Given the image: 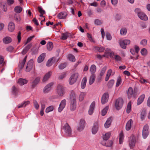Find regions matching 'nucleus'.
<instances>
[{
    "label": "nucleus",
    "instance_id": "obj_13",
    "mask_svg": "<svg viewBox=\"0 0 150 150\" xmlns=\"http://www.w3.org/2000/svg\"><path fill=\"white\" fill-rule=\"evenodd\" d=\"M54 83L53 82H51L48 84L44 87L43 90V92L45 93H48L51 89V86L53 85Z\"/></svg>",
    "mask_w": 150,
    "mask_h": 150
},
{
    "label": "nucleus",
    "instance_id": "obj_32",
    "mask_svg": "<svg viewBox=\"0 0 150 150\" xmlns=\"http://www.w3.org/2000/svg\"><path fill=\"white\" fill-rule=\"evenodd\" d=\"M31 47V45H28L26 46L22 52L21 53L24 55L27 52Z\"/></svg>",
    "mask_w": 150,
    "mask_h": 150
},
{
    "label": "nucleus",
    "instance_id": "obj_9",
    "mask_svg": "<svg viewBox=\"0 0 150 150\" xmlns=\"http://www.w3.org/2000/svg\"><path fill=\"white\" fill-rule=\"evenodd\" d=\"M85 124V121L84 120H81L79 126L77 129V131L79 132L82 131L84 129Z\"/></svg>",
    "mask_w": 150,
    "mask_h": 150
},
{
    "label": "nucleus",
    "instance_id": "obj_30",
    "mask_svg": "<svg viewBox=\"0 0 150 150\" xmlns=\"http://www.w3.org/2000/svg\"><path fill=\"white\" fill-rule=\"evenodd\" d=\"M45 57V54L43 53L42 54L38 57V63H41L44 60Z\"/></svg>",
    "mask_w": 150,
    "mask_h": 150
},
{
    "label": "nucleus",
    "instance_id": "obj_35",
    "mask_svg": "<svg viewBox=\"0 0 150 150\" xmlns=\"http://www.w3.org/2000/svg\"><path fill=\"white\" fill-rule=\"evenodd\" d=\"M96 69V66L94 64L92 65L90 69V71L92 74H94Z\"/></svg>",
    "mask_w": 150,
    "mask_h": 150
},
{
    "label": "nucleus",
    "instance_id": "obj_12",
    "mask_svg": "<svg viewBox=\"0 0 150 150\" xmlns=\"http://www.w3.org/2000/svg\"><path fill=\"white\" fill-rule=\"evenodd\" d=\"M33 60L31 59L28 61L26 68V71L27 72L30 71L33 67Z\"/></svg>",
    "mask_w": 150,
    "mask_h": 150
},
{
    "label": "nucleus",
    "instance_id": "obj_52",
    "mask_svg": "<svg viewBox=\"0 0 150 150\" xmlns=\"http://www.w3.org/2000/svg\"><path fill=\"white\" fill-rule=\"evenodd\" d=\"M18 91V89L15 86H13L12 87V93H13V94L15 95H17V93Z\"/></svg>",
    "mask_w": 150,
    "mask_h": 150
},
{
    "label": "nucleus",
    "instance_id": "obj_11",
    "mask_svg": "<svg viewBox=\"0 0 150 150\" xmlns=\"http://www.w3.org/2000/svg\"><path fill=\"white\" fill-rule=\"evenodd\" d=\"M109 95L108 93H105L102 96L101 98V103L103 104L105 103L108 100Z\"/></svg>",
    "mask_w": 150,
    "mask_h": 150
},
{
    "label": "nucleus",
    "instance_id": "obj_21",
    "mask_svg": "<svg viewBox=\"0 0 150 150\" xmlns=\"http://www.w3.org/2000/svg\"><path fill=\"white\" fill-rule=\"evenodd\" d=\"M40 80L39 77H37L33 80L31 86L33 87H35L39 83Z\"/></svg>",
    "mask_w": 150,
    "mask_h": 150
},
{
    "label": "nucleus",
    "instance_id": "obj_3",
    "mask_svg": "<svg viewBox=\"0 0 150 150\" xmlns=\"http://www.w3.org/2000/svg\"><path fill=\"white\" fill-rule=\"evenodd\" d=\"M78 76L79 74L77 73L73 74L70 77L69 80V84L70 85L74 84L76 81Z\"/></svg>",
    "mask_w": 150,
    "mask_h": 150
},
{
    "label": "nucleus",
    "instance_id": "obj_49",
    "mask_svg": "<svg viewBox=\"0 0 150 150\" xmlns=\"http://www.w3.org/2000/svg\"><path fill=\"white\" fill-rule=\"evenodd\" d=\"M140 52L141 54L143 56H146L147 52V50L145 48L142 49Z\"/></svg>",
    "mask_w": 150,
    "mask_h": 150
},
{
    "label": "nucleus",
    "instance_id": "obj_6",
    "mask_svg": "<svg viewBox=\"0 0 150 150\" xmlns=\"http://www.w3.org/2000/svg\"><path fill=\"white\" fill-rule=\"evenodd\" d=\"M67 103V101L66 99H63L61 100L59 107L58 108V111L60 112H62L65 108Z\"/></svg>",
    "mask_w": 150,
    "mask_h": 150
},
{
    "label": "nucleus",
    "instance_id": "obj_44",
    "mask_svg": "<svg viewBox=\"0 0 150 150\" xmlns=\"http://www.w3.org/2000/svg\"><path fill=\"white\" fill-rule=\"evenodd\" d=\"M122 82V80L121 77L120 76H118L117 79V80L116 84V86L117 87H118L121 84Z\"/></svg>",
    "mask_w": 150,
    "mask_h": 150
},
{
    "label": "nucleus",
    "instance_id": "obj_7",
    "mask_svg": "<svg viewBox=\"0 0 150 150\" xmlns=\"http://www.w3.org/2000/svg\"><path fill=\"white\" fill-rule=\"evenodd\" d=\"M149 127L147 125H145L142 130V137L144 139H146L149 134Z\"/></svg>",
    "mask_w": 150,
    "mask_h": 150
},
{
    "label": "nucleus",
    "instance_id": "obj_56",
    "mask_svg": "<svg viewBox=\"0 0 150 150\" xmlns=\"http://www.w3.org/2000/svg\"><path fill=\"white\" fill-rule=\"evenodd\" d=\"M68 37V35L67 33H62V35L61 38L62 40H65Z\"/></svg>",
    "mask_w": 150,
    "mask_h": 150
},
{
    "label": "nucleus",
    "instance_id": "obj_31",
    "mask_svg": "<svg viewBox=\"0 0 150 150\" xmlns=\"http://www.w3.org/2000/svg\"><path fill=\"white\" fill-rule=\"evenodd\" d=\"M111 122V118H109L108 119L105 123L104 125L105 127L107 128H108L110 126Z\"/></svg>",
    "mask_w": 150,
    "mask_h": 150
},
{
    "label": "nucleus",
    "instance_id": "obj_29",
    "mask_svg": "<svg viewBox=\"0 0 150 150\" xmlns=\"http://www.w3.org/2000/svg\"><path fill=\"white\" fill-rule=\"evenodd\" d=\"M87 81V78L86 77H84L81 83V87L82 89H83L85 88Z\"/></svg>",
    "mask_w": 150,
    "mask_h": 150
},
{
    "label": "nucleus",
    "instance_id": "obj_23",
    "mask_svg": "<svg viewBox=\"0 0 150 150\" xmlns=\"http://www.w3.org/2000/svg\"><path fill=\"white\" fill-rule=\"evenodd\" d=\"M3 42L6 44L10 43L12 41L11 38L9 37H6L3 38Z\"/></svg>",
    "mask_w": 150,
    "mask_h": 150
},
{
    "label": "nucleus",
    "instance_id": "obj_46",
    "mask_svg": "<svg viewBox=\"0 0 150 150\" xmlns=\"http://www.w3.org/2000/svg\"><path fill=\"white\" fill-rule=\"evenodd\" d=\"M147 43V41L145 39L142 40L140 42V44L143 46H145L146 45Z\"/></svg>",
    "mask_w": 150,
    "mask_h": 150
},
{
    "label": "nucleus",
    "instance_id": "obj_25",
    "mask_svg": "<svg viewBox=\"0 0 150 150\" xmlns=\"http://www.w3.org/2000/svg\"><path fill=\"white\" fill-rule=\"evenodd\" d=\"M127 29L125 27L122 28L120 30V34L122 36L125 35L127 33Z\"/></svg>",
    "mask_w": 150,
    "mask_h": 150
},
{
    "label": "nucleus",
    "instance_id": "obj_26",
    "mask_svg": "<svg viewBox=\"0 0 150 150\" xmlns=\"http://www.w3.org/2000/svg\"><path fill=\"white\" fill-rule=\"evenodd\" d=\"M133 92L132 88L130 87L128 90L127 91V96L129 99H130L132 97H133Z\"/></svg>",
    "mask_w": 150,
    "mask_h": 150
},
{
    "label": "nucleus",
    "instance_id": "obj_47",
    "mask_svg": "<svg viewBox=\"0 0 150 150\" xmlns=\"http://www.w3.org/2000/svg\"><path fill=\"white\" fill-rule=\"evenodd\" d=\"M22 10V8L19 6H16L14 8L15 11L17 13H20Z\"/></svg>",
    "mask_w": 150,
    "mask_h": 150
},
{
    "label": "nucleus",
    "instance_id": "obj_51",
    "mask_svg": "<svg viewBox=\"0 0 150 150\" xmlns=\"http://www.w3.org/2000/svg\"><path fill=\"white\" fill-rule=\"evenodd\" d=\"M146 115V112L144 110H143L142 111L141 114V120H143L145 117Z\"/></svg>",
    "mask_w": 150,
    "mask_h": 150
},
{
    "label": "nucleus",
    "instance_id": "obj_54",
    "mask_svg": "<svg viewBox=\"0 0 150 150\" xmlns=\"http://www.w3.org/2000/svg\"><path fill=\"white\" fill-rule=\"evenodd\" d=\"M66 66L67 64L66 63H62L59 65L58 67L59 69H64Z\"/></svg>",
    "mask_w": 150,
    "mask_h": 150
},
{
    "label": "nucleus",
    "instance_id": "obj_39",
    "mask_svg": "<svg viewBox=\"0 0 150 150\" xmlns=\"http://www.w3.org/2000/svg\"><path fill=\"white\" fill-rule=\"evenodd\" d=\"M54 109V107L53 105H51L47 107L45 110V112L46 113H48L50 112H52Z\"/></svg>",
    "mask_w": 150,
    "mask_h": 150
},
{
    "label": "nucleus",
    "instance_id": "obj_57",
    "mask_svg": "<svg viewBox=\"0 0 150 150\" xmlns=\"http://www.w3.org/2000/svg\"><path fill=\"white\" fill-rule=\"evenodd\" d=\"M134 11L135 13L137 14L138 16L139 15H140L142 12L141 11L140 9L138 8L135 9Z\"/></svg>",
    "mask_w": 150,
    "mask_h": 150
},
{
    "label": "nucleus",
    "instance_id": "obj_1",
    "mask_svg": "<svg viewBox=\"0 0 150 150\" xmlns=\"http://www.w3.org/2000/svg\"><path fill=\"white\" fill-rule=\"evenodd\" d=\"M57 94L59 96L62 97L65 94V87L61 85H58L56 90Z\"/></svg>",
    "mask_w": 150,
    "mask_h": 150
},
{
    "label": "nucleus",
    "instance_id": "obj_41",
    "mask_svg": "<svg viewBox=\"0 0 150 150\" xmlns=\"http://www.w3.org/2000/svg\"><path fill=\"white\" fill-rule=\"evenodd\" d=\"M108 109V106L106 107L102 110L101 112V115L103 116L105 115L107 113Z\"/></svg>",
    "mask_w": 150,
    "mask_h": 150
},
{
    "label": "nucleus",
    "instance_id": "obj_48",
    "mask_svg": "<svg viewBox=\"0 0 150 150\" xmlns=\"http://www.w3.org/2000/svg\"><path fill=\"white\" fill-rule=\"evenodd\" d=\"M107 69L106 67H103L100 70V75L101 76H102L104 74Z\"/></svg>",
    "mask_w": 150,
    "mask_h": 150
},
{
    "label": "nucleus",
    "instance_id": "obj_2",
    "mask_svg": "<svg viewBox=\"0 0 150 150\" xmlns=\"http://www.w3.org/2000/svg\"><path fill=\"white\" fill-rule=\"evenodd\" d=\"M62 129L65 133V134L68 136H71L72 132L71 128L69 125L66 123L63 127Z\"/></svg>",
    "mask_w": 150,
    "mask_h": 150
},
{
    "label": "nucleus",
    "instance_id": "obj_50",
    "mask_svg": "<svg viewBox=\"0 0 150 150\" xmlns=\"http://www.w3.org/2000/svg\"><path fill=\"white\" fill-rule=\"evenodd\" d=\"M14 49V48L13 46H9L6 48V50L9 52H13Z\"/></svg>",
    "mask_w": 150,
    "mask_h": 150
},
{
    "label": "nucleus",
    "instance_id": "obj_58",
    "mask_svg": "<svg viewBox=\"0 0 150 150\" xmlns=\"http://www.w3.org/2000/svg\"><path fill=\"white\" fill-rule=\"evenodd\" d=\"M35 108L36 109H38L39 107V105L36 100H35L33 102Z\"/></svg>",
    "mask_w": 150,
    "mask_h": 150
},
{
    "label": "nucleus",
    "instance_id": "obj_15",
    "mask_svg": "<svg viewBox=\"0 0 150 150\" xmlns=\"http://www.w3.org/2000/svg\"><path fill=\"white\" fill-rule=\"evenodd\" d=\"M76 108V101H71L69 105V109L71 111H75Z\"/></svg>",
    "mask_w": 150,
    "mask_h": 150
},
{
    "label": "nucleus",
    "instance_id": "obj_36",
    "mask_svg": "<svg viewBox=\"0 0 150 150\" xmlns=\"http://www.w3.org/2000/svg\"><path fill=\"white\" fill-rule=\"evenodd\" d=\"M112 71L111 69H110L107 71L106 76L105 78V81H108L110 77Z\"/></svg>",
    "mask_w": 150,
    "mask_h": 150
},
{
    "label": "nucleus",
    "instance_id": "obj_5",
    "mask_svg": "<svg viewBox=\"0 0 150 150\" xmlns=\"http://www.w3.org/2000/svg\"><path fill=\"white\" fill-rule=\"evenodd\" d=\"M131 41L128 39H124L120 41L119 44L121 47L123 49H126L127 45H129Z\"/></svg>",
    "mask_w": 150,
    "mask_h": 150
},
{
    "label": "nucleus",
    "instance_id": "obj_4",
    "mask_svg": "<svg viewBox=\"0 0 150 150\" xmlns=\"http://www.w3.org/2000/svg\"><path fill=\"white\" fill-rule=\"evenodd\" d=\"M123 103V99L119 98L117 99L115 102V106L117 110H120L122 107Z\"/></svg>",
    "mask_w": 150,
    "mask_h": 150
},
{
    "label": "nucleus",
    "instance_id": "obj_20",
    "mask_svg": "<svg viewBox=\"0 0 150 150\" xmlns=\"http://www.w3.org/2000/svg\"><path fill=\"white\" fill-rule=\"evenodd\" d=\"M67 14L65 12H62L59 13L58 15V17L60 19H63L67 17Z\"/></svg>",
    "mask_w": 150,
    "mask_h": 150
},
{
    "label": "nucleus",
    "instance_id": "obj_63",
    "mask_svg": "<svg viewBox=\"0 0 150 150\" xmlns=\"http://www.w3.org/2000/svg\"><path fill=\"white\" fill-rule=\"evenodd\" d=\"M112 4L115 6H117L118 2L117 0H111Z\"/></svg>",
    "mask_w": 150,
    "mask_h": 150
},
{
    "label": "nucleus",
    "instance_id": "obj_16",
    "mask_svg": "<svg viewBox=\"0 0 150 150\" xmlns=\"http://www.w3.org/2000/svg\"><path fill=\"white\" fill-rule=\"evenodd\" d=\"M95 104V102H93L90 105L88 110V113L90 115H91L93 113L94 109Z\"/></svg>",
    "mask_w": 150,
    "mask_h": 150
},
{
    "label": "nucleus",
    "instance_id": "obj_19",
    "mask_svg": "<svg viewBox=\"0 0 150 150\" xmlns=\"http://www.w3.org/2000/svg\"><path fill=\"white\" fill-rule=\"evenodd\" d=\"M15 28V26L14 23L12 22H10L8 25V30L10 32H13Z\"/></svg>",
    "mask_w": 150,
    "mask_h": 150
},
{
    "label": "nucleus",
    "instance_id": "obj_42",
    "mask_svg": "<svg viewBox=\"0 0 150 150\" xmlns=\"http://www.w3.org/2000/svg\"><path fill=\"white\" fill-rule=\"evenodd\" d=\"M47 46L48 50H51L53 47V44L52 42H49L47 43Z\"/></svg>",
    "mask_w": 150,
    "mask_h": 150
},
{
    "label": "nucleus",
    "instance_id": "obj_62",
    "mask_svg": "<svg viewBox=\"0 0 150 150\" xmlns=\"http://www.w3.org/2000/svg\"><path fill=\"white\" fill-rule=\"evenodd\" d=\"M106 37L107 40H110L112 39V37L110 33H106Z\"/></svg>",
    "mask_w": 150,
    "mask_h": 150
},
{
    "label": "nucleus",
    "instance_id": "obj_18",
    "mask_svg": "<svg viewBox=\"0 0 150 150\" xmlns=\"http://www.w3.org/2000/svg\"><path fill=\"white\" fill-rule=\"evenodd\" d=\"M133 123L132 120L130 119L127 122L126 125V129L127 131L129 130L132 125Z\"/></svg>",
    "mask_w": 150,
    "mask_h": 150
},
{
    "label": "nucleus",
    "instance_id": "obj_27",
    "mask_svg": "<svg viewBox=\"0 0 150 150\" xmlns=\"http://www.w3.org/2000/svg\"><path fill=\"white\" fill-rule=\"evenodd\" d=\"M18 83L21 85H23L27 83L28 81L25 79H19L18 81Z\"/></svg>",
    "mask_w": 150,
    "mask_h": 150
},
{
    "label": "nucleus",
    "instance_id": "obj_17",
    "mask_svg": "<svg viewBox=\"0 0 150 150\" xmlns=\"http://www.w3.org/2000/svg\"><path fill=\"white\" fill-rule=\"evenodd\" d=\"M52 74V72L50 71L46 73L43 77L42 81L43 82L46 81L50 77Z\"/></svg>",
    "mask_w": 150,
    "mask_h": 150
},
{
    "label": "nucleus",
    "instance_id": "obj_10",
    "mask_svg": "<svg viewBox=\"0 0 150 150\" xmlns=\"http://www.w3.org/2000/svg\"><path fill=\"white\" fill-rule=\"evenodd\" d=\"M69 97L71 101H76L77 95L76 94L74 91L72 90L70 91Z\"/></svg>",
    "mask_w": 150,
    "mask_h": 150
},
{
    "label": "nucleus",
    "instance_id": "obj_8",
    "mask_svg": "<svg viewBox=\"0 0 150 150\" xmlns=\"http://www.w3.org/2000/svg\"><path fill=\"white\" fill-rule=\"evenodd\" d=\"M136 143L135 137L134 135L131 136L129 138V145L130 148H132L135 146Z\"/></svg>",
    "mask_w": 150,
    "mask_h": 150
},
{
    "label": "nucleus",
    "instance_id": "obj_22",
    "mask_svg": "<svg viewBox=\"0 0 150 150\" xmlns=\"http://www.w3.org/2000/svg\"><path fill=\"white\" fill-rule=\"evenodd\" d=\"M145 96L144 94H142L138 98L137 100V105H139L141 104L143 101Z\"/></svg>",
    "mask_w": 150,
    "mask_h": 150
},
{
    "label": "nucleus",
    "instance_id": "obj_59",
    "mask_svg": "<svg viewBox=\"0 0 150 150\" xmlns=\"http://www.w3.org/2000/svg\"><path fill=\"white\" fill-rule=\"evenodd\" d=\"M115 59L118 62L120 61L121 60V57L118 55H115L114 57Z\"/></svg>",
    "mask_w": 150,
    "mask_h": 150
},
{
    "label": "nucleus",
    "instance_id": "obj_40",
    "mask_svg": "<svg viewBox=\"0 0 150 150\" xmlns=\"http://www.w3.org/2000/svg\"><path fill=\"white\" fill-rule=\"evenodd\" d=\"M131 101H129L128 103L127 107L126 112L127 113H129L131 111Z\"/></svg>",
    "mask_w": 150,
    "mask_h": 150
},
{
    "label": "nucleus",
    "instance_id": "obj_64",
    "mask_svg": "<svg viewBox=\"0 0 150 150\" xmlns=\"http://www.w3.org/2000/svg\"><path fill=\"white\" fill-rule=\"evenodd\" d=\"M109 144H106V143H105V144H102L103 145H105L106 146L109 147L111 146L112 145V142L111 140H110L109 141Z\"/></svg>",
    "mask_w": 150,
    "mask_h": 150
},
{
    "label": "nucleus",
    "instance_id": "obj_53",
    "mask_svg": "<svg viewBox=\"0 0 150 150\" xmlns=\"http://www.w3.org/2000/svg\"><path fill=\"white\" fill-rule=\"evenodd\" d=\"M52 58H51L49 59L47 61L46 63V66L47 67H49L51 66L52 64Z\"/></svg>",
    "mask_w": 150,
    "mask_h": 150
},
{
    "label": "nucleus",
    "instance_id": "obj_24",
    "mask_svg": "<svg viewBox=\"0 0 150 150\" xmlns=\"http://www.w3.org/2000/svg\"><path fill=\"white\" fill-rule=\"evenodd\" d=\"M138 17L140 19L144 21H147L148 19L147 16L143 12L139 15Z\"/></svg>",
    "mask_w": 150,
    "mask_h": 150
},
{
    "label": "nucleus",
    "instance_id": "obj_14",
    "mask_svg": "<svg viewBox=\"0 0 150 150\" xmlns=\"http://www.w3.org/2000/svg\"><path fill=\"white\" fill-rule=\"evenodd\" d=\"M99 127V124L97 122H96L92 129V133L93 134H96L97 132Z\"/></svg>",
    "mask_w": 150,
    "mask_h": 150
},
{
    "label": "nucleus",
    "instance_id": "obj_45",
    "mask_svg": "<svg viewBox=\"0 0 150 150\" xmlns=\"http://www.w3.org/2000/svg\"><path fill=\"white\" fill-rule=\"evenodd\" d=\"M115 81L113 79L110 80L108 82V88H111L113 86Z\"/></svg>",
    "mask_w": 150,
    "mask_h": 150
},
{
    "label": "nucleus",
    "instance_id": "obj_43",
    "mask_svg": "<svg viewBox=\"0 0 150 150\" xmlns=\"http://www.w3.org/2000/svg\"><path fill=\"white\" fill-rule=\"evenodd\" d=\"M68 58L69 60L72 62H74L75 61V58L74 56L71 54H69L68 56Z\"/></svg>",
    "mask_w": 150,
    "mask_h": 150
},
{
    "label": "nucleus",
    "instance_id": "obj_55",
    "mask_svg": "<svg viewBox=\"0 0 150 150\" xmlns=\"http://www.w3.org/2000/svg\"><path fill=\"white\" fill-rule=\"evenodd\" d=\"M94 23L96 25H99L101 24L102 22L101 20L97 19L95 20Z\"/></svg>",
    "mask_w": 150,
    "mask_h": 150
},
{
    "label": "nucleus",
    "instance_id": "obj_28",
    "mask_svg": "<svg viewBox=\"0 0 150 150\" xmlns=\"http://www.w3.org/2000/svg\"><path fill=\"white\" fill-rule=\"evenodd\" d=\"M111 135V133L110 132H108L103 134L102 137L103 140L105 141L107 140L110 138Z\"/></svg>",
    "mask_w": 150,
    "mask_h": 150
},
{
    "label": "nucleus",
    "instance_id": "obj_33",
    "mask_svg": "<svg viewBox=\"0 0 150 150\" xmlns=\"http://www.w3.org/2000/svg\"><path fill=\"white\" fill-rule=\"evenodd\" d=\"M94 49L95 50L99 52H103L105 50V48L102 46L100 47H96L94 48Z\"/></svg>",
    "mask_w": 150,
    "mask_h": 150
},
{
    "label": "nucleus",
    "instance_id": "obj_34",
    "mask_svg": "<svg viewBox=\"0 0 150 150\" xmlns=\"http://www.w3.org/2000/svg\"><path fill=\"white\" fill-rule=\"evenodd\" d=\"M95 79V76L94 74H92L89 79V84H92L94 82Z\"/></svg>",
    "mask_w": 150,
    "mask_h": 150
},
{
    "label": "nucleus",
    "instance_id": "obj_60",
    "mask_svg": "<svg viewBox=\"0 0 150 150\" xmlns=\"http://www.w3.org/2000/svg\"><path fill=\"white\" fill-rule=\"evenodd\" d=\"M66 73L64 72L62 74L59 76V79H62L66 77Z\"/></svg>",
    "mask_w": 150,
    "mask_h": 150
},
{
    "label": "nucleus",
    "instance_id": "obj_37",
    "mask_svg": "<svg viewBox=\"0 0 150 150\" xmlns=\"http://www.w3.org/2000/svg\"><path fill=\"white\" fill-rule=\"evenodd\" d=\"M124 139V135L122 131H121V132L119 134V143L120 144H121L123 142Z\"/></svg>",
    "mask_w": 150,
    "mask_h": 150
},
{
    "label": "nucleus",
    "instance_id": "obj_61",
    "mask_svg": "<svg viewBox=\"0 0 150 150\" xmlns=\"http://www.w3.org/2000/svg\"><path fill=\"white\" fill-rule=\"evenodd\" d=\"M38 9L40 14H45V11L41 7H38Z\"/></svg>",
    "mask_w": 150,
    "mask_h": 150
},
{
    "label": "nucleus",
    "instance_id": "obj_38",
    "mask_svg": "<svg viewBox=\"0 0 150 150\" xmlns=\"http://www.w3.org/2000/svg\"><path fill=\"white\" fill-rule=\"evenodd\" d=\"M86 95V94L84 92H81L79 95V100L81 101L83 100Z\"/></svg>",
    "mask_w": 150,
    "mask_h": 150
}]
</instances>
